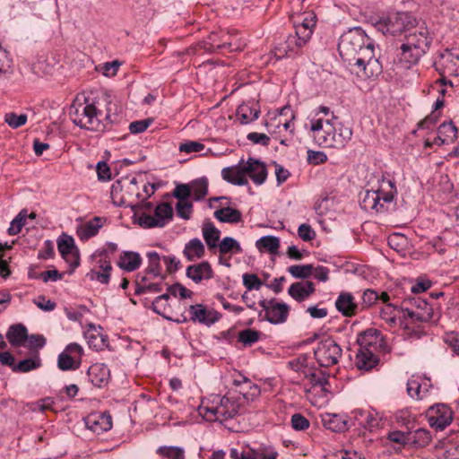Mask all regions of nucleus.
Wrapping results in <instances>:
<instances>
[{
  "instance_id": "nucleus-37",
  "label": "nucleus",
  "mask_w": 459,
  "mask_h": 459,
  "mask_svg": "<svg viewBox=\"0 0 459 459\" xmlns=\"http://www.w3.org/2000/svg\"><path fill=\"white\" fill-rule=\"evenodd\" d=\"M142 258L136 252L126 251L120 255L118 266L126 271L134 272L141 265Z\"/></svg>"
},
{
  "instance_id": "nucleus-22",
  "label": "nucleus",
  "mask_w": 459,
  "mask_h": 459,
  "mask_svg": "<svg viewBox=\"0 0 459 459\" xmlns=\"http://www.w3.org/2000/svg\"><path fill=\"white\" fill-rule=\"evenodd\" d=\"M266 319L273 324H281L287 320L290 307L285 303L271 300L264 306Z\"/></svg>"
},
{
  "instance_id": "nucleus-59",
  "label": "nucleus",
  "mask_w": 459,
  "mask_h": 459,
  "mask_svg": "<svg viewBox=\"0 0 459 459\" xmlns=\"http://www.w3.org/2000/svg\"><path fill=\"white\" fill-rule=\"evenodd\" d=\"M192 210H193V205L188 201H178L176 205L177 214L184 220L190 219Z\"/></svg>"
},
{
  "instance_id": "nucleus-34",
  "label": "nucleus",
  "mask_w": 459,
  "mask_h": 459,
  "mask_svg": "<svg viewBox=\"0 0 459 459\" xmlns=\"http://www.w3.org/2000/svg\"><path fill=\"white\" fill-rule=\"evenodd\" d=\"M323 426L333 432H342L347 429V420L342 415L325 413L322 416Z\"/></svg>"
},
{
  "instance_id": "nucleus-18",
  "label": "nucleus",
  "mask_w": 459,
  "mask_h": 459,
  "mask_svg": "<svg viewBox=\"0 0 459 459\" xmlns=\"http://www.w3.org/2000/svg\"><path fill=\"white\" fill-rule=\"evenodd\" d=\"M404 312L405 316H407L411 322H428L433 316L432 307L426 300L420 298L414 299L412 307H406Z\"/></svg>"
},
{
  "instance_id": "nucleus-54",
  "label": "nucleus",
  "mask_w": 459,
  "mask_h": 459,
  "mask_svg": "<svg viewBox=\"0 0 459 459\" xmlns=\"http://www.w3.org/2000/svg\"><path fill=\"white\" fill-rule=\"evenodd\" d=\"M28 117L26 114L17 115L13 112L5 114L4 122L12 128L16 129L25 125Z\"/></svg>"
},
{
  "instance_id": "nucleus-31",
  "label": "nucleus",
  "mask_w": 459,
  "mask_h": 459,
  "mask_svg": "<svg viewBox=\"0 0 459 459\" xmlns=\"http://www.w3.org/2000/svg\"><path fill=\"white\" fill-rule=\"evenodd\" d=\"M189 313L191 320L207 325L215 323L218 319L214 311L207 309L202 304L190 306Z\"/></svg>"
},
{
  "instance_id": "nucleus-53",
  "label": "nucleus",
  "mask_w": 459,
  "mask_h": 459,
  "mask_svg": "<svg viewBox=\"0 0 459 459\" xmlns=\"http://www.w3.org/2000/svg\"><path fill=\"white\" fill-rule=\"evenodd\" d=\"M157 452L169 459H185V452L178 446H160Z\"/></svg>"
},
{
  "instance_id": "nucleus-41",
  "label": "nucleus",
  "mask_w": 459,
  "mask_h": 459,
  "mask_svg": "<svg viewBox=\"0 0 459 459\" xmlns=\"http://www.w3.org/2000/svg\"><path fill=\"white\" fill-rule=\"evenodd\" d=\"M240 393L247 403H252L260 397L261 389L256 384L252 383L248 378L243 377V386L241 387Z\"/></svg>"
},
{
  "instance_id": "nucleus-64",
  "label": "nucleus",
  "mask_w": 459,
  "mask_h": 459,
  "mask_svg": "<svg viewBox=\"0 0 459 459\" xmlns=\"http://www.w3.org/2000/svg\"><path fill=\"white\" fill-rule=\"evenodd\" d=\"M256 458L261 459H277L278 453L272 446H261L256 451Z\"/></svg>"
},
{
  "instance_id": "nucleus-27",
  "label": "nucleus",
  "mask_w": 459,
  "mask_h": 459,
  "mask_svg": "<svg viewBox=\"0 0 459 459\" xmlns=\"http://www.w3.org/2000/svg\"><path fill=\"white\" fill-rule=\"evenodd\" d=\"M85 422L88 429L96 434H101L112 428L111 417L105 413H91Z\"/></svg>"
},
{
  "instance_id": "nucleus-14",
  "label": "nucleus",
  "mask_w": 459,
  "mask_h": 459,
  "mask_svg": "<svg viewBox=\"0 0 459 459\" xmlns=\"http://www.w3.org/2000/svg\"><path fill=\"white\" fill-rule=\"evenodd\" d=\"M83 349L78 343L68 344L59 354L57 366L61 370H75L80 368Z\"/></svg>"
},
{
  "instance_id": "nucleus-24",
  "label": "nucleus",
  "mask_w": 459,
  "mask_h": 459,
  "mask_svg": "<svg viewBox=\"0 0 459 459\" xmlns=\"http://www.w3.org/2000/svg\"><path fill=\"white\" fill-rule=\"evenodd\" d=\"M246 178L249 177L255 185H262L267 178L265 165L253 158H249L244 164Z\"/></svg>"
},
{
  "instance_id": "nucleus-49",
  "label": "nucleus",
  "mask_w": 459,
  "mask_h": 459,
  "mask_svg": "<svg viewBox=\"0 0 459 459\" xmlns=\"http://www.w3.org/2000/svg\"><path fill=\"white\" fill-rule=\"evenodd\" d=\"M288 272L296 279H307L313 273L312 264H296L288 268Z\"/></svg>"
},
{
  "instance_id": "nucleus-42",
  "label": "nucleus",
  "mask_w": 459,
  "mask_h": 459,
  "mask_svg": "<svg viewBox=\"0 0 459 459\" xmlns=\"http://www.w3.org/2000/svg\"><path fill=\"white\" fill-rule=\"evenodd\" d=\"M214 217L218 221L227 223H238L242 220L241 212L230 207L216 210L214 212Z\"/></svg>"
},
{
  "instance_id": "nucleus-23",
  "label": "nucleus",
  "mask_w": 459,
  "mask_h": 459,
  "mask_svg": "<svg viewBox=\"0 0 459 459\" xmlns=\"http://www.w3.org/2000/svg\"><path fill=\"white\" fill-rule=\"evenodd\" d=\"M457 137V128L452 122H445L438 126L437 136L431 143L429 139L425 141V146L430 147L432 144L441 145L453 143Z\"/></svg>"
},
{
  "instance_id": "nucleus-55",
  "label": "nucleus",
  "mask_w": 459,
  "mask_h": 459,
  "mask_svg": "<svg viewBox=\"0 0 459 459\" xmlns=\"http://www.w3.org/2000/svg\"><path fill=\"white\" fill-rule=\"evenodd\" d=\"M411 440L418 446L424 447L430 443L431 435L427 429H419L412 433Z\"/></svg>"
},
{
  "instance_id": "nucleus-12",
  "label": "nucleus",
  "mask_w": 459,
  "mask_h": 459,
  "mask_svg": "<svg viewBox=\"0 0 459 459\" xmlns=\"http://www.w3.org/2000/svg\"><path fill=\"white\" fill-rule=\"evenodd\" d=\"M342 352V348L331 338L318 342L314 351L315 358L321 367H331L337 364Z\"/></svg>"
},
{
  "instance_id": "nucleus-39",
  "label": "nucleus",
  "mask_w": 459,
  "mask_h": 459,
  "mask_svg": "<svg viewBox=\"0 0 459 459\" xmlns=\"http://www.w3.org/2000/svg\"><path fill=\"white\" fill-rule=\"evenodd\" d=\"M170 295L169 293L157 297L152 302V309L164 318L172 320L171 303L169 302Z\"/></svg>"
},
{
  "instance_id": "nucleus-61",
  "label": "nucleus",
  "mask_w": 459,
  "mask_h": 459,
  "mask_svg": "<svg viewBox=\"0 0 459 459\" xmlns=\"http://www.w3.org/2000/svg\"><path fill=\"white\" fill-rule=\"evenodd\" d=\"M243 284L248 290H259L262 286V281L256 274L245 273L243 275Z\"/></svg>"
},
{
  "instance_id": "nucleus-26",
  "label": "nucleus",
  "mask_w": 459,
  "mask_h": 459,
  "mask_svg": "<svg viewBox=\"0 0 459 459\" xmlns=\"http://www.w3.org/2000/svg\"><path fill=\"white\" fill-rule=\"evenodd\" d=\"M90 381L97 387L106 386L110 379V371L107 365L95 363L91 365L87 372Z\"/></svg>"
},
{
  "instance_id": "nucleus-15",
  "label": "nucleus",
  "mask_w": 459,
  "mask_h": 459,
  "mask_svg": "<svg viewBox=\"0 0 459 459\" xmlns=\"http://www.w3.org/2000/svg\"><path fill=\"white\" fill-rule=\"evenodd\" d=\"M436 69L441 75H459V49H446L436 62Z\"/></svg>"
},
{
  "instance_id": "nucleus-50",
  "label": "nucleus",
  "mask_w": 459,
  "mask_h": 459,
  "mask_svg": "<svg viewBox=\"0 0 459 459\" xmlns=\"http://www.w3.org/2000/svg\"><path fill=\"white\" fill-rule=\"evenodd\" d=\"M388 245L396 252L402 253L408 245V239L403 234L394 233L388 238Z\"/></svg>"
},
{
  "instance_id": "nucleus-38",
  "label": "nucleus",
  "mask_w": 459,
  "mask_h": 459,
  "mask_svg": "<svg viewBox=\"0 0 459 459\" xmlns=\"http://www.w3.org/2000/svg\"><path fill=\"white\" fill-rule=\"evenodd\" d=\"M204 245L199 238L189 240L184 248L183 254L188 261H195L204 255Z\"/></svg>"
},
{
  "instance_id": "nucleus-19",
  "label": "nucleus",
  "mask_w": 459,
  "mask_h": 459,
  "mask_svg": "<svg viewBox=\"0 0 459 459\" xmlns=\"http://www.w3.org/2000/svg\"><path fill=\"white\" fill-rule=\"evenodd\" d=\"M58 251L62 257L72 266L79 265L80 257L78 250L74 246V240L68 235H62L57 240Z\"/></svg>"
},
{
  "instance_id": "nucleus-8",
  "label": "nucleus",
  "mask_w": 459,
  "mask_h": 459,
  "mask_svg": "<svg viewBox=\"0 0 459 459\" xmlns=\"http://www.w3.org/2000/svg\"><path fill=\"white\" fill-rule=\"evenodd\" d=\"M364 22L378 29L396 27L397 29H413L420 21L409 12H390L367 10L363 13Z\"/></svg>"
},
{
  "instance_id": "nucleus-35",
  "label": "nucleus",
  "mask_w": 459,
  "mask_h": 459,
  "mask_svg": "<svg viewBox=\"0 0 459 459\" xmlns=\"http://www.w3.org/2000/svg\"><path fill=\"white\" fill-rule=\"evenodd\" d=\"M27 328L22 324L13 325L6 333L8 342L14 347L24 345L27 339Z\"/></svg>"
},
{
  "instance_id": "nucleus-20",
  "label": "nucleus",
  "mask_w": 459,
  "mask_h": 459,
  "mask_svg": "<svg viewBox=\"0 0 459 459\" xmlns=\"http://www.w3.org/2000/svg\"><path fill=\"white\" fill-rule=\"evenodd\" d=\"M431 388L430 380L419 376H412L407 382V394L414 400L425 399Z\"/></svg>"
},
{
  "instance_id": "nucleus-3",
  "label": "nucleus",
  "mask_w": 459,
  "mask_h": 459,
  "mask_svg": "<svg viewBox=\"0 0 459 459\" xmlns=\"http://www.w3.org/2000/svg\"><path fill=\"white\" fill-rule=\"evenodd\" d=\"M359 350L355 358V366L359 370L368 371L378 362V353L387 352L388 349L382 333L377 329H368L357 338Z\"/></svg>"
},
{
  "instance_id": "nucleus-47",
  "label": "nucleus",
  "mask_w": 459,
  "mask_h": 459,
  "mask_svg": "<svg viewBox=\"0 0 459 459\" xmlns=\"http://www.w3.org/2000/svg\"><path fill=\"white\" fill-rule=\"evenodd\" d=\"M261 333L255 329L247 328L240 331L238 335V341L244 346H252L260 339Z\"/></svg>"
},
{
  "instance_id": "nucleus-46",
  "label": "nucleus",
  "mask_w": 459,
  "mask_h": 459,
  "mask_svg": "<svg viewBox=\"0 0 459 459\" xmlns=\"http://www.w3.org/2000/svg\"><path fill=\"white\" fill-rule=\"evenodd\" d=\"M191 194L195 200H201L205 197L208 192V181L206 178H198L190 184Z\"/></svg>"
},
{
  "instance_id": "nucleus-11",
  "label": "nucleus",
  "mask_w": 459,
  "mask_h": 459,
  "mask_svg": "<svg viewBox=\"0 0 459 459\" xmlns=\"http://www.w3.org/2000/svg\"><path fill=\"white\" fill-rule=\"evenodd\" d=\"M173 216L172 206L169 203H161L154 209V214L138 212L137 221L145 229L165 226Z\"/></svg>"
},
{
  "instance_id": "nucleus-29",
  "label": "nucleus",
  "mask_w": 459,
  "mask_h": 459,
  "mask_svg": "<svg viewBox=\"0 0 459 459\" xmlns=\"http://www.w3.org/2000/svg\"><path fill=\"white\" fill-rule=\"evenodd\" d=\"M104 219L94 217L93 219L80 224L76 229V234L82 241H87L96 236L100 229L103 226Z\"/></svg>"
},
{
  "instance_id": "nucleus-10",
  "label": "nucleus",
  "mask_w": 459,
  "mask_h": 459,
  "mask_svg": "<svg viewBox=\"0 0 459 459\" xmlns=\"http://www.w3.org/2000/svg\"><path fill=\"white\" fill-rule=\"evenodd\" d=\"M71 116L73 122L81 128L98 131L102 127L101 112L94 103L87 100L84 103H74L72 106Z\"/></svg>"
},
{
  "instance_id": "nucleus-5",
  "label": "nucleus",
  "mask_w": 459,
  "mask_h": 459,
  "mask_svg": "<svg viewBox=\"0 0 459 459\" xmlns=\"http://www.w3.org/2000/svg\"><path fill=\"white\" fill-rule=\"evenodd\" d=\"M405 32L401 46L400 63L410 69L418 64L427 53L433 42V34L429 30H403Z\"/></svg>"
},
{
  "instance_id": "nucleus-36",
  "label": "nucleus",
  "mask_w": 459,
  "mask_h": 459,
  "mask_svg": "<svg viewBox=\"0 0 459 459\" xmlns=\"http://www.w3.org/2000/svg\"><path fill=\"white\" fill-rule=\"evenodd\" d=\"M290 20L295 28L314 29L316 25L317 17L313 11H307L292 14Z\"/></svg>"
},
{
  "instance_id": "nucleus-28",
  "label": "nucleus",
  "mask_w": 459,
  "mask_h": 459,
  "mask_svg": "<svg viewBox=\"0 0 459 459\" xmlns=\"http://www.w3.org/2000/svg\"><path fill=\"white\" fill-rule=\"evenodd\" d=\"M336 309L342 316L351 317L355 316L359 306L355 302L354 297L349 292H342L335 301Z\"/></svg>"
},
{
  "instance_id": "nucleus-32",
  "label": "nucleus",
  "mask_w": 459,
  "mask_h": 459,
  "mask_svg": "<svg viewBox=\"0 0 459 459\" xmlns=\"http://www.w3.org/2000/svg\"><path fill=\"white\" fill-rule=\"evenodd\" d=\"M221 176L224 180L234 185L245 186L248 183L247 178H246L244 164L242 166H233L223 169Z\"/></svg>"
},
{
  "instance_id": "nucleus-56",
  "label": "nucleus",
  "mask_w": 459,
  "mask_h": 459,
  "mask_svg": "<svg viewBox=\"0 0 459 459\" xmlns=\"http://www.w3.org/2000/svg\"><path fill=\"white\" fill-rule=\"evenodd\" d=\"M379 300V294L374 290L368 289L362 294L360 303L361 309H366L375 305Z\"/></svg>"
},
{
  "instance_id": "nucleus-43",
  "label": "nucleus",
  "mask_w": 459,
  "mask_h": 459,
  "mask_svg": "<svg viewBox=\"0 0 459 459\" xmlns=\"http://www.w3.org/2000/svg\"><path fill=\"white\" fill-rule=\"evenodd\" d=\"M255 247L259 251H265L274 255L279 250L280 239L271 235L264 236L255 242Z\"/></svg>"
},
{
  "instance_id": "nucleus-25",
  "label": "nucleus",
  "mask_w": 459,
  "mask_h": 459,
  "mask_svg": "<svg viewBox=\"0 0 459 459\" xmlns=\"http://www.w3.org/2000/svg\"><path fill=\"white\" fill-rule=\"evenodd\" d=\"M213 270L207 261L189 265L186 268V276L195 283L213 278Z\"/></svg>"
},
{
  "instance_id": "nucleus-45",
  "label": "nucleus",
  "mask_w": 459,
  "mask_h": 459,
  "mask_svg": "<svg viewBox=\"0 0 459 459\" xmlns=\"http://www.w3.org/2000/svg\"><path fill=\"white\" fill-rule=\"evenodd\" d=\"M221 254L225 255L228 253L240 254L242 248L239 243L231 237H225L218 245Z\"/></svg>"
},
{
  "instance_id": "nucleus-4",
  "label": "nucleus",
  "mask_w": 459,
  "mask_h": 459,
  "mask_svg": "<svg viewBox=\"0 0 459 459\" xmlns=\"http://www.w3.org/2000/svg\"><path fill=\"white\" fill-rule=\"evenodd\" d=\"M147 195H143L140 189L138 178L128 176L117 180L112 184L110 196L112 202L117 206H129L134 211V216H137L136 209H145L151 211L152 204L148 202L143 205L139 204L141 200L146 199Z\"/></svg>"
},
{
  "instance_id": "nucleus-17",
  "label": "nucleus",
  "mask_w": 459,
  "mask_h": 459,
  "mask_svg": "<svg viewBox=\"0 0 459 459\" xmlns=\"http://www.w3.org/2000/svg\"><path fill=\"white\" fill-rule=\"evenodd\" d=\"M351 414L358 425L369 431H374L382 424L381 415L373 409H355Z\"/></svg>"
},
{
  "instance_id": "nucleus-44",
  "label": "nucleus",
  "mask_w": 459,
  "mask_h": 459,
  "mask_svg": "<svg viewBox=\"0 0 459 459\" xmlns=\"http://www.w3.org/2000/svg\"><path fill=\"white\" fill-rule=\"evenodd\" d=\"M85 338L87 339L90 347L99 351L103 350L107 346V339L102 335L95 327L89 329L85 333Z\"/></svg>"
},
{
  "instance_id": "nucleus-7",
  "label": "nucleus",
  "mask_w": 459,
  "mask_h": 459,
  "mask_svg": "<svg viewBox=\"0 0 459 459\" xmlns=\"http://www.w3.org/2000/svg\"><path fill=\"white\" fill-rule=\"evenodd\" d=\"M238 403L229 396L212 394L204 399L198 407V413L207 421H222L238 414Z\"/></svg>"
},
{
  "instance_id": "nucleus-2",
  "label": "nucleus",
  "mask_w": 459,
  "mask_h": 459,
  "mask_svg": "<svg viewBox=\"0 0 459 459\" xmlns=\"http://www.w3.org/2000/svg\"><path fill=\"white\" fill-rule=\"evenodd\" d=\"M310 131L315 141L324 148L342 149L351 141L352 130L339 118L311 119Z\"/></svg>"
},
{
  "instance_id": "nucleus-1",
  "label": "nucleus",
  "mask_w": 459,
  "mask_h": 459,
  "mask_svg": "<svg viewBox=\"0 0 459 459\" xmlns=\"http://www.w3.org/2000/svg\"><path fill=\"white\" fill-rule=\"evenodd\" d=\"M365 30H346L340 37L338 51L351 73L362 79L371 78L378 73L377 60L374 59V48L365 44Z\"/></svg>"
},
{
  "instance_id": "nucleus-6",
  "label": "nucleus",
  "mask_w": 459,
  "mask_h": 459,
  "mask_svg": "<svg viewBox=\"0 0 459 459\" xmlns=\"http://www.w3.org/2000/svg\"><path fill=\"white\" fill-rule=\"evenodd\" d=\"M397 190L392 180L382 178L376 188L361 194L360 206L367 212H385L394 203Z\"/></svg>"
},
{
  "instance_id": "nucleus-48",
  "label": "nucleus",
  "mask_w": 459,
  "mask_h": 459,
  "mask_svg": "<svg viewBox=\"0 0 459 459\" xmlns=\"http://www.w3.org/2000/svg\"><path fill=\"white\" fill-rule=\"evenodd\" d=\"M41 365L39 355L33 358L25 359L21 360L19 363L13 366V371L15 372H29L30 370L39 368Z\"/></svg>"
},
{
  "instance_id": "nucleus-21",
  "label": "nucleus",
  "mask_w": 459,
  "mask_h": 459,
  "mask_svg": "<svg viewBox=\"0 0 459 459\" xmlns=\"http://www.w3.org/2000/svg\"><path fill=\"white\" fill-rule=\"evenodd\" d=\"M95 258L97 259L96 264L87 276L92 281L106 284L110 278V272L112 270L111 263L107 259V256L102 254L95 255Z\"/></svg>"
},
{
  "instance_id": "nucleus-58",
  "label": "nucleus",
  "mask_w": 459,
  "mask_h": 459,
  "mask_svg": "<svg viewBox=\"0 0 459 459\" xmlns=\"http://www.w3.org/2000/svg\"><path fill=\"white\" fill-rule=\"evenodd\" d=\"M204 149V144L196 141H186L178 146V151L185 153L199 152Z\"/></svg>"
},
{
  "instance_id": "nucleus-52",
  "label": "nucleus",
  "mask_w": 459,
  "mask_h": 459,
  "mask_svg": "<svg viewBox=\"0 0 459 459\" xmlns=\"http://www.w3.org/2000/svg\"><path fill=\"white\" fill-rule=\"evenodd\" d=\"M26 217V211H21L19 214L11 221L10 227L8 229V234L11 236L19 234L22 227L25 225Z\"/></svg>"
},
{
  "instance_id": "nucleus-16",
  "label": "nucleus",
  "mask_w": 459,
  "mask_h": 459,
  "mask_svg": "<svg viewBox=\"0 0 459 459\" xmlns=\"http://www.w3.org/2000/svg\"><path fill=\"white\" fill-rule=\"evenodd\" d=\"M428 421L436 429L443 430L453 420L451 409L446 404H437L428 410Z\"/></svg>"
},
{
  "instance_id": "nucleus-40",
  "label": "nucleus",
  "mask_w": 459,
  "mask_h": 459,
  "mask_svg": "<svg viewBox=\"0 0 459 459\" xmlns=\"http://www.w3.org/2000/svg\"><path fill=\"white\" fill-rule=\"evenodd\" d=\"M203 237L208 247L213 249L218 247L221 231L212 222H204L202 228Z\"/></svg>"
},
{
  "instance_id": "nucleus-13",
  "label": "nucleus",
  "mask_w": 459,
  "mask_h": 459,
  "mask_svg": "<svg viewBox=\"0 0 459 459\" xmlns=\"http://www.w3.org/2000/svg\"><path fill=\"white\" fill-rule=\"evenodd\" d=\"M313 30H291L286 38L284 44L276 48L275 56L282 58L290 53L297 52L311 39Z\"/></svg>"
},
{
  "instance_id": "nucleus-33",
  "label": "nucleus",
  "mask_w": 459,
  "mask_h": 459,
  "mask_svg": "<svg viewBox=\"0 0 459 459\" xmlns=\"http://www.w3.org/2000/svg\"><path fill=\"white\" fill-rule=\"evenodd\" d=\"M259 114L260 109L257 104L243 103L238 108L236 117L240 124L247 125L256 120Z\"/></svg>"
},
{
  "instance_id": "nucleus-9",
  "label": "nucleus",
  "mask_w": 459,
  "mask_h": 459,
  "mask_svg": "<svg viewBox=\"0 0 459 459\" xmlns=\"http://www.w3.org/2000/svg\"><path fill=\"white\" fill-rule=\"evenodd\" d=\"M295 115L290 107L286 106L278 111V114L271 117L265 123L269 134L281 144L287 146L288 142L294 134Z\"/></svg>"
},
{
  "instance_id": "nucleus-30",
  "label": "nucleus",
  "mask_w": 459,
  "mask_h": 459,
  "mask_svg": "<svg viewBox=\"0 0 459 459\" xmlns=\"http://www.w3.org/2000/svg\"><path fill=\"white\" fill-rule=\"evenodd\" d=\"M315 285L310 281L292 283L289 290V295L295 300L301 302L307 299L315 292Z\"/></svg>"
},
{
  "instance_id": "nucleus-63",
  "label": "nucleus",
  "mask_w": 459,
  "mask_h": 459,
  "mask_svg": "<svg viewBox=\"0 0 459 459\" xmlns=\"http://www.w3.org/2000/svg\"><path fill=\"white\" fill-rule=\"evenodd\" d=\"M152 118H146L143 120H137L130 123L129 131L132 134H140L147 130V128L152 124Z\"/></svg>"
},
{
  "instance_id": "nucleus-60",
  "label": "nucleus",
  "mask_w": 459,
  "mask_h": 459,
  "mask_svg": "<svg viewBox=\"0 0 459 459\" xmlns=\"http://www.w3.org/2000/svg\"><path fill=\"white\" fill-rule=\"evenodd\" d=\"M168 293L173 297H180L181 299L191 298L193 292L184 287L183 285L177 283L170 286L168 289Z\"/></svg>"
},
{
  "instance_id": "nucleus-62",
  "label": "nucleus",
  "mask_w": 459,
  "mask_h": 459,
  "mask_svg": "<svg viewBox=\"0 0 459 459\" xmlns=\"http://www.w3.org/2000/svg\"><path fill=\"white\" fill-rule=\"evenodd\" d=\"M46 344V338L40 334L28 335L24 345L30 349H41Z\"/></svg>"
},
{
  "instance_id": "nucleus-57",
  "label": "nucleus",
  "mask_w": 459,
  "mask_h": 459,
  "mask_svg": "<svg viewBox=\"0 0 459 459\" xmlns=\"http://www.w3.org/2000/svg\"><path fill=\"white\" fill-rule=\"evenodd\" d=\"M380 316L383 320L393 325L396 322V310L391 304H385L380 310Z\"/></svg>"
},
{
  "instance_id": "nucleus-51",
  "label": "nucleus",
  "mask_w": 459,
  "mask_h": 459,
  "mask_svg": "<svg viewBox=\"0 0 459 459\" xmlns=\"http://www.w3.org/2000/svg\"><path fill=\"white\" fill-rule=\"evenodd\" d=\"M418 321L411 322V320L405 316V322L403 326L404 334L410 338H420L422 334V330L420 325H416Z\"/></svg>"
}]
</instances>
